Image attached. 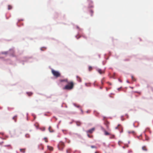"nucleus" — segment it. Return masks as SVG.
I'll list each match as a JSON object with an SVG mask.
<instances>
[{
  "label": "nucleus",
  "instance_id": "f257e3e1",
  "mask_svg": "<svg viewBox=\"0 0 153 153\" xmlns=\"http://www.w3.org/2000/svg\"><path fill=\"white\" fill-rule=\"evenodd\" d=\"M68 83V84L65 85V86L63 88V90H71L73 88L74 83L73 82H69Z\"/></svg>",
  "mask_w": 153,
  "mask_h": 153
},
{
  "label": "nucleus",
  "instance_id": "f03ea898",
  "mask_svg": "<svg viewBox=\"0 0 153 153\" xmlns=\"http://www.w3.org/2000/svg\"><path fill=\"white\" fill-rule=\"evenodd\" d=\"M51 69L52 73L54 76L56 77H58L60 76V74L58 71H56L52 68H51Z\"/></svg>",
  "mask_w": 153,
  "mask_h": 153
},
{
  "label": "nucleus",
  "instance_id": "7ed1b4c3",
  "mask_svg": "<svg viewBox=\"0 0 153 153\" xmlns=\"http://www.w3.org/2000/svg\"><path fill=\"white\" fill-rule=\"evenodd\" d=\"M60 143L59 144H58L57 146L59 150H62L63 148V146L64 145V144L62 141H60Z\"/></svg>",
  "mask_w": 153,
  "mask_h": 153
},
{
  "label": "nucleus",
  "instance_id": "20e7f679",
  "mask_svg": "<svg viewBox=\"0 0 153 153\" xmlns=\"http://www.w3.org/2000/svg\"><path fill=\"white\" fill-rule=\"evenodd\" d=\"M105 68L103 70H102L100 68H97L96 69V70L98 72V73L100 74H103L105 72Z\"/></svg>",
  "mask_w": 153,
  "mask_h": 153
},
{
  "label": "nucleus",
  "instance_id": "39448f33",
  "mask_svg": "<svg viewBox=\"0 0 153 153\" xmlns=\"http://www.w3.org/2000/svg\"><path fill=\"white\" fill-rule=\"evenodd\" d=\"M94 130H95V128H93L88 130L86 131V132L87 133H92L93 132V131Z\"/></svg>",
  "mask_w": 153,
  "mask_h": 153
},
{
  "label": "nucleus",
  "instance_id": "423d86ee",
  "mask_svg": "<svg viewBox=\"0 0 153 153\" xmlns=\"http://www.w3.org/2000/svg\"><path fill=\"white\" fill-rule=\"evenodd\" d=\"M59 81L60 82H65L68 83V82H69L67 79H60L59 80Z\"/></svg>",
  "mask_w": 153,
  "mask_h": 153
},
{
  "label": "nucleus",
  "instance_id": "0eeeda50",
  "mask_svg": "<svg viewBox=\"0 0 153 153\" xmlns=\"http://www.w3.org/2000/svg\"><path fill=\"white\" fill-rule=\"evenodd\" d=\"M26 94L29 96H30L33 94V93L32 92H26Z\"/></svg>",
  "mask_w": 153,
  "mask_h": 153
},
{
  "label": "nucleus",
  "instance_id": "6e6552de",
  "mask_svg": "<svg viewBox=\"0 0 153 153\" xmlns=\"http://www.w3.org/2000/svg\"><path fill=\"white\" fill-rule=\"evenodd\" d=\"M73 134L77 135L79 138H82L81 136L79 134H78L76 133H73Z\"/></svg>",
  "mask_w": 153,
  "mask_h": 153
},
{
  "label": "nucleus",
  "instance_id": "1a4fd4ad",
  "mask_svg": "<svg viewBox=\"0 0 153 153\" xmlns=\"http://www.w3.org/2000/svg\"><path fill=\"white\" fill-rule=\"evenodd\" d=\"M47 147L48 149L51 151L52 150H53V148L52 147L48 146Z\"/></svg>",
  "mask_w": 153,
  "mask_h": 153
},
{
  "label": "nucleus",
  "instance_id": "9d476101",
  "mask_svg": "<svg viewBox=\"0 0 153 153\" xmlns=\"http://www.w3.org/2000/svg\"><path fill=\"white\" fill-rule=\"evenodd\" d=\"M104 133H105L104 134L105 135H108L110 134L106 130H104Z\"/></svg>",
  "mask_w": 153,
  "mask_h": 153
},
{
  "label": "nucleus",
  "instance_id": "9b49d317",
  "mask_svg": "<svg viewBox=\"0 0 153 153\" xmlns=\"http://www.w3.org/2000/svg\"><path fill=\"white\" fill-rule=\"evenodd\" d=\"M12 8V6L10 5H8V10H10Z\"/></svg>",
  "mask_w": 153,
  "mask_h": 153
},
{
  "label": "nucleus",
  "instance_id": "f8f14e48",
  "mask_svg": "<svg viewBox=\"0 0 153 153\" xmlns=\"http://www.w3.org/2000/svg\"><path fill=\"white\" fill-rule=\"evenodd\" d=\"M25 137L26 138H29L30 137V135L28 134H27L25 135Z\"/></svg>",
  "mask_w": 153,
  "mask_h": 153
},
{
  "label": "nucleus",
  "instance_id": "ddd939ff",
  "mask_svg": "<svg viewBox=\"0 0 153 153\" xmlns=\"http://www.w3.org/2000/svg\"><path fill=\"white\" fill-rule=\"evenodd\" d=\"M51 128V127L50 126L48 128V130L50 132H54V131L53 130H52V131L50 129Z\"/></svg>",
  "mask_w": 153,
  "mask_h": 153
},
{
  "label": "nucleus",
  "instance_id": "4468645a",
  "mask_svg": "<svg viewBox=\"0 0 153 153\" xmlns=\"http://www.w3.org/2000/svg\"><path fill=\"white\" fill-rule=\"evenodd\" d=\"M145 147V146L143 147H142V149H143V150L144 151H147V149L146 148H144V147Z\"/></svg>",
  "mask_w": 153,
  "mask_h": 153
},
{
  "label": "nucleus",
  "instance_id": "2eb2a0df",
  "mask_svg": "<svg viewBox=\"0 0 153 153\" xmlns=\"http://www.w3.org/2000/svg\"><path fill=\"white\" fill-rule=\"evenodd\" d=\"M77 81L79 82H81L82 81L80 77L77 79Z\"/></svg>",
  "mask_w": 153,
  "mask_h": 153
},
{
  "label": "nucleus",
  "instance_id": "dca6fc26",
  "mask_svg": "<svg viewBox=\"0 0 153 153\" xmlns=\"http://www.w3.org/2000/svg\"><path fill=\"white\" fill-rule=\"evenodd\" d=\"M73 105H74V106H75V107H77V108H79V105H76V104H75V103H74L73 104Z\"/></svg>",
  "mask_w": 153,
  "mask_h": 153
},
{
  "label": "nucleus",
  "instance_id": "f3484780",
  "mask_svg": "<svg viewBox=\"0 0 153 153\" xmlns=\"http://www.w3.org/2000/svg\"><path fill=\"white\" fill-rule=\"evenodd\" d=\"M20 149V151L21 152H22L23 153H25V151H22V150L23 149Z\"/></svg>",
  "mask_w": 153,
  "mask_h": 153
},
{
  "label": "nucleus",
  "instance_id": "a211bd4d",
  "mask_svg": "<svg viewBox=\"0 0 153 153\" xmlns=\"http://www.w3.org/2000/svg\"><path fill=\"white\" fill-rule=\"evenodd\" d=\"M91 148L93 149V148H97V147L96 146H91Z\"/></svg>",
  "mask_w": 153,
  "mask_h": 153
},
{
  "label": "nucleus",
  "instance_id": "6ab92c4d",
  "mask_svg": "<svg viewBox=\"0 0 153 153\" xmlns=\"http://www.w3.org/2000/svg\"><path fill=\"white\" fill-rule=\"evenodd\" d=\"M90 13L91 14V16H92V14H93V13H94L93 11L92 10H91L90 11Z\"/></svg>",
  "mask_w": 153,
  "mask_h": 153
},
{
  "label": "nucleus",
  "instance_id": "aec40b11",
  "mask_svg": "<svg viewBox=\"0 0 153 153\" xmlns=\"http://www.w3.org/2000/svg\"><path fill=\"white\" fill-rule=\"evenodd\" d=\"M93 68H88V69L89 71H91L92 70Z\"/></svg>",
  "mask_w": 153,
  "mask_h": 153
},
{
  "label": "nucleus",
  "instance_id": "412c9836",
  "mask_svg": "<svg viewBox=\"0 0 153 153\" xmlns=\"http://www.w3.org/2000/svg\"><path fill=\"white\" fill-rule=\"evenodd\" d=\"M114 135H112V136L110 137V138L112 139L114 138Z\"/></svg>",
  "mask_w": 153,
  "mask_h": 153
},
{
  "label": "nucleus",
  "instance_id": "4be33fe9",
  "mask_svg": "<svg viewBox=\"0 0 153 153\" xmlns=\"http://www.w3.org/2000/svg\"><path fill=\"white\" fill-rule=\"evenodd\" d=\"M131 78L134 81H136V79L134 78L133 76L132 75L131 76Z\"/></svg>",
  "mask_w": 153,
  "mask_h": 153
},
{
  "label": "nucleus",
  "instance_id": "5701e85b",
  "mask_svg": "<svg viewBox=\"0 0 153 153\" xmlns=\"http://www.w3.org/2000/svg\"><path fill=\"white\" fill-rule=\"evenodd\" d=\"M88 136V137H89V138H91L92 137V136H91L89 134H87Z\"/></svg>",
  "mask_w": 153,
  "mask_h": 153
},
{
  "label": "nucleus",
  "instance_id": "b1692460",
  "mask_svg": "<svg viewBox=\"0 0 153 153\" xmlns=\"http://www.w3.org/2000/svg\"><path fill=\"white\" fill-rule=\"evenodd\" d=\"M131 133H134V131H128V133L129 134H130Z\"/></svg>",
  "mask_w": 153,
  "mask_h": 153
},
{
  "label": "nucleus",
  "instance_id": "393cba45",
  "mask_svg": "<svg viewBox=\"0 0 153 153\" xmlns=\"http://www.w3.org/2000/svg\"><path fill=\"white\" fill-rule=\"evenodd\" d=\"M76 125L78 126H80V124H78L77 123L78 122V121H76Z\"/></svg>",
  "mask_w": 153,
  "mask_h": 153
},
{
  "label": "nucleus",
  "instance_id": "a878e982",
  "mask_svg": "<svg viewBox=\"0 0 153 153\" xmlns=\"http://www.w3.org/2000/svg\"><path fill=\"white\" fill-rule=\"evenodd\" d=\"M149 129V128H146V129L145 130L143 131V133H145V132L146 131V130H147V129Z\"/></svg>",
  "mask_w": 153,
  "mask_h": 153
},
{
  "label": "nucleus",
  "instance_id": "bb28decb",
  "mask_svg": "<svg viewBox=\"0 0 153 153\" xmlns=\"http://www.w3.org/2000/svg\"><path fill=\"white\" fill-rule=\"evenodd\" d=\"M80 110L81 111L82 114H83V111L82 110V109L81 108H80Z\"/></svg>",
  "mask_w": 153,
  "mask_h": 153
},
{
  "label": "nucleus",
  "instance_id": "cd10ccee",
  "mask_svg": "<svg viewBox=\"0 0 153 153\" xmlns=\"http://www.w3.org/2000/svg\"><path fill=\"white\" fill-rule=\"evenodd\" d=\"M80 37H81L80 36H79L78 37H77V36H76V37L77 38V39H78Z\"/></svg>",
  "mask_w": 153,
  "mask_h": 153
},
{
  "label": "nucleus",
  "instance_id": "c85d7f7f",
  "mask_svg": "<svg viewBox=\"0 0 153 153\" xmlns=\"http://www.w3.org/2000/svg\"><path fill=\"white\" fill-rule=\"evenodd\" d=\"M118 80L120 82H122V81L120 79H118Z\"/></svg>",
  "mask_w": 153,
  "mask_h": 153
},
{
  "label": "nucleus",
  "instance_id": "c756f323",
  "mask_svg": "<svg viewBox=\"0 0 153 153\" xmlns=\"http://www.w3.org/2000/svg\"><path fill=\"white\" fill-rule=\"evenodd\" d=\"M85 85L86 86H87V87L89 86H90V85H87V83H85Z\"/></svg>",
  "mask_w": 153,
  "mask_h": 153
},
{
  "label": "nucleus",
  "instance_id": "7c9ffc66",
  "mask_svg": "<svg viewBox=\"0 0 153 153\" xmlns=\"http://www.w3.org/2000/svg\"><path fill=\"white\" fill-rule=\"evenodd\" d=\"M133 126H134V127H136V128L137 127V126H135V125H134V123L133 124Z\"/></svg>",
  "mask_w": 153,
  "mask_h": 153
},
{
  "label": "nucleus",
  "instance_id": "2f4dec72",
  "mask_svg": "<svg viewBox=\"0 0 153 153\" xmlns=\"http://www.w3.org/2000/svg\"><path fill=\"white\" fill-rule=\"evenodd\" d=\"M42 131H44L45 130V128H44L42 129Z\"/></svg>",
  "mask_w": 153,
  "mask_h": 153
},
{
  "label": "nucleus",
  "instance_id": "473e14b6",
  "mask_svg": "<svg viewBox=\"0 0 153 153\" xmlns=\"http://www.w3.org/2000/svg\"><path fill=\"white\" fill-rule=\"evenodd\" d=\"M32 115L33 116H33H35V114H33V113H32Z\"/></svg>",
  "mask_w": 153,
  "mask_h": 153
},
{
  "label": "nucleus",
  "instance_id": "72a5a7b5",
  "mask_svg": "<svg viewBox=\"0 0 153 153\" xmlns=\"http://www.w3.org/2000/svg\"><path fill=\"white\" fill-rule=\"evenodd\" d=\"M2 53L3 54H7V53L6 52H5Z\"/></svg>",
  "mask_w": 153,
  "mask_h": 153
},
{
  "label": "nucleus",
  "instance_id": "f704fd0d",
  "mask_svg": "<svg viewBox=\"0 0 153 153\" xmlns=\"http://www.w3.org/2000/svg\"><path fill=\"white\" fill-rule=\"evenodd\" d=\"M103 144L104 146H105V142L103 143Z\"/></svg>",
  "mask_w": 153,
  "mask_h": 153
},
{
  "label": "nucleus",
  "instance_id": "c9c22d12",
  "mask_svg": "<svg viewBox=\"0 0 153 153\" xmlns=\"http://www.w3.org/2000/svg\"><path fill=\"white\" fill-rule=\"evenodd\" d=\"M126 82H127V83H130L129 82V81L128 80H126Z\"/></svg>",
  "mask_w": 153,
  "mask_h": 153
},
{
  "label": "nucleus",
  "instance_id": "e433bc0d",
  "mask_svg": "<svg viewBox=\"0 0 153 153\" xmlns=\"http://www.w3.org/2000/svg\"><path fill=\"white\" fill-rule=\"evenodd\" d=\"M101 128L102 130H105L104 128H103L102 126L101 127Z\"/></svg>",
  "mask_w": 153,
  "mask_h": 153
},
{
  "label": "nucleus",
  "instance_id": "4c0bfd02",
  "mask_svg": "<svg viewBox=\"0 0 153 153\" xmlns=\"http://www.w3.org/2000/svg\"><path fill=\"white\" fill-rule=\"evenodd\" d=\"M122 88V87H120L118 88L117 89V90H119L121 88Z\"/></svg>",
  "mask_w": 153,
  "mask_h": 153
},
{
  "label": "nucleus",
  "instance_id": "58836bf2",
  "mask_svg": "<svg viewBox=\"0 0 153 153\" xmlns=\"http://www.w3.org/2000/svg\"><path fill=\"white\" fill-rule=\"evenodd\" d=\"M76 78H77V79H78V78H80L78 76H76Z\"/></svg>",
  "mask_w": 153,
  "mask_h": 153
},
{
  "label": "nucleus",
  "instance_id": "ea45409f",
  "mask_svg": "<svg viewBox=\"0 0 153 153\" xmlns=\"http://www.w3.org/2000/svg\"><path fill=\"white\" fill-rule=\"evenodd\" d=\"M125 120V119L124 118H122V119H121V120L122 121H123V120Z\"/></svg>",
  "mask_w": 153,
  "mask_h": 153
},
{
  "label": "nucleus",
  "instance_id": "a19ab883",
  "mask_svg": "<svg viewBox=\"0 0 153 153\" xmlns=\"http://www.w3.org/2000/svg\"><path fill=\"white\" fill-rule=\"evenodd\" d=\"M0 134L3 135L4 134V133L2 132H0Z\"/></svg>",
  "mask_w": 153,
  "mask_h": 153
},
{
  "label": "nucleus",
  "instance_id": "79ce46f5",
  "mask_svg": "<svg viewBox=\"0 0 153 153\" xmlns=\"http://www.w3.org/2000/svg\"><path fill=\"white\" fill-rule=\"evenodd\" d=\"M146 140H149V138H146Z\"/></svg>",
  "mask_w": 153,
  "mask_h": 153
},
{
  "label": "nucleus",
  "instance_id": "37998d69",
  "mask_svg": "<svg viewBox=\"0 0 153 153\" xmlns=\"http://www.w3.org/2000/svg\"><path fill=\"white\" fill-rule=\"evenodd\" d=\"M108 83L109 84V85H111V83L109 82H108Z\"/></svg>",
  "mask_w": 153,
  "mask_h": 153
},
{
  "label": "nucleus",
  "instance_id": "c03bdc74",
  "mask_svg": "<svg viewBox=\"0 0 153 153\" xmlns=\"http://www.w3.org/2000/svg\"><path fill=\"white\" fill-rule=\"evenodd\" d=\"M125 115H126V116H127V118L128 117V114H125Z\"/></svg>",
  "mask_w": 153,
  "mask_h": 153
},
{
  "label": "nucleus",
  "instance_id": "a18cd8bd",
  "mask_svg": "<svg viewBox=\"0 0 153 153\" xmlns=\"http://www.w3.org/2000/svg\"><path fill=\"white\" fill-rule=\"evenodd\" d=\"M44 115L45 116H48V115L47 114H44Z\"/></svg>",
  "mask_w": 153,
  "mask_h": 153
},
{
  "label": "nucleus",
  "instance_id": "49530a36",
  "mask_svg": "<svg viewBox=\"0 0 153 153\" xmlns=\"http://www.w3.org/2000/svg\"><path fill=\"white\" fill-rule=\"evenodd\" d=\"M69 134H70V135H72V133H71V132H70V133H69Z\"/></svg>",
  "mask_w": 153,
  "mask_h": 153
},
{
  "label": "nucleus",
  "instance_id": "de8ad7c7",
  "mask_svg": "<svg viewBox=\"0 0 153 153\" xmlns=\"http://www.w3.org/2000/svg\"><path fill=\"white\" fill-rule=\"evenodd\" d=\"M129 88H131L132 89H133V87H131V86H129Z\"/></svg>",
  "mask_w": 153,
  "mask_h": 153
},
{
  "label": "nucleus",
  "instance_id": "09e8293b",
  "mask_svg": "<svg viewBox=\"0 0 153 153\" xmlns=\"http://www.w3.org/2000/svg\"><path fill=\"white\" fill-rule=\"evenodd\" d=\"M53 118H55L56 119V120H57V118L55 117V116H53Z\"/></svg>",
  "mask_w": 153,
  "mask_h": 153
},
{
  "label": "nucleus",
  "instance_id": "8fccbe9b",
  "mask_svg": "<svg viewBox=\"0 0 153 153\" xmlns=\"http://www.w3.org/2000/svg\"><path fill=\"white\" fill-rule=\"evenodd\" d=\"M51 97L50 96V97H47V98H50Z\"/></svg>",
  "mask_w": 153,
  "mask_h": 153
},
{
  "label": "nucleus",
  "instance_id": "3c124183",
  "mask_svg": "<svg viewBox=\"0 0 153 153\" xmlns=\"http://www.w3.org/2000/svg\"><path fill=\"white\" fill-rule=\"evenodd\" d=\"M16 117V116H15L14 117H13V119H14V117Z\"/></svg>",
  "mask_w": 153,
  "mask_h": 153
},
{
  "label": "nucleus",
  "instance_id": "603ef678",
  "mask_svg": "<svg viewBox=\"0 0 153 153\" xmlns=\"http://www.w3.org/2000/svg\"><path fill=\"white\" fill-rule=\"evenodd\" d=\"M33 117H34V119H35L36 118V115H35V116H33Z\"/></svg>",
  "mask_w": 153,
  "mask_h": 153
},
{
  "label": "nucleus",
  "instance_id": "864d4df0",
  "mask_svg": "<svg viewBox=\"0 0 153 153\" xmlns=\"http://www.w3.org/2000/svg\"><path fill=\"white\" fill-rule=\"evenodd\" d=\"M66 153H69V152L68 151V150H66Z\"/></svg>",
  "mask_w": 153,
  "mask_h": 153
},
{
  "label": "nucleus",
  "instance_id": "5fc2aeb1",
  "mask_svg": "<svg viewBox=\"0 0 153 153\" xmlns=\"http://www.w3.org/2000/svg\"><path fill=\"white\" fill-rule=\"evenodd\" d=\"M101 83H102V84H103V82H102V80H101Z\"/></svg>",
  "mask_w": 153,
  "mask_h": 153
},
{
  "label": "nucleus",
  "instance_id": "6e6d98bb",
  "mask_svg": "<svg viewBox=\"0 0 153 153\" xmlns=\"http://www.w3.org/2000/svg\"><path fill=\"white\" fill-rule=\"evenodd\" d=\"M72 122H70L69 123H70V124H72Z\"/></svg>",
  "mask_w": 153,
  "mask_h": 153
},
{
  "label": "nucleus",
  "instance_id": "4d7b16f0",
  "mask_svg": "<svg viewBox=\"0 0 153 153\" xmlns=\"http://www.w3.org/2000/svg\"><path fill=\"white\" fill-rule=\"evenodd\" d=\"M123 117V115H122V116H121V119H122V118Z\"/></svg>",
  "mask_w": 153,
  "mask_h": 153
},
{
  "label": "nucleus",
  "instance_id": "13d9d810",
  "mask_svg": "<svg viewBox=\"0 0 153 153\" xmlns=\"http://www.w3.org/2000/svg\"><path fill=\"white\" fill-rule=\"evenodd\" d=\"M118 126L117 127H115V129H118Z\"/></svg>",
  "mask_w": 153,
  "mask_h": 153
},
{
  "label": "nucleus",
  "instance_id": "bf43d9fd",
  "mask_svg": "<svg viewBox=\"0 0 153 153\" xmlns=\"http://www.w3.org/2000/svg\"><path fill=\"white\" fill-rule=\"evenodd\" d=\"M5 137H6V138H8V136H5Z\"/></svg>",
  "mask_w": 153,
  "mask_h": 153
},
{
  "label": "nucleus",
  "instance_id": "052dcab7",
  "mask_svg": "<svg viewBox=\"0 0 153 153\" xmlns=\"http://www.w3.org/2000/svg\"><path fill=\"white\" fill-rule=\"evenodd\" d=\"M36 127L37 129H38V127L37 126H36Z\"/></svg>",
  "mask_w": 153,
  "mask_h": 153
},
{
  "label": "nucleus",
  "instance_id": "680f3d73",
  "mask_svg": "<svg viewBox=\"0 0 153 153\" xmlns=\"http://www.w3.org/2000/svg\"><path fill=\"white\" fill-rule=\"evenodd\" d=\"M86 112L87 113H89V111H86Z\"/></svg>",
  "mask_w": 153,
  "mask_h": 153
},
{
  "label": "nucleus",
  "instance_id": "e2e57ef3",
  "mask_svg": "<svg viewBox=\"0 0 153 153\" xmlns=\"http://www.w3.org/2000/svg\"><path fill=\"white\" fill-rule=\"evenodd\" d=\"M100 89H102V87H100Z\"/></svg>",
  "mask_w": 153,
  "mask_h": 153
},
{
  "label": "nucleus",
  "instance_id": "0e129e2a",
  "mask_svg": "<svg viewBox=\"0 0 153 153\" xmlns=\"http://www.w3.org/2000/svg\"><path fill=\"white\" fill-rule=\"evenodd\" d=\"M7 108L8 110H10V108L9 107H8Z\"/></svg>",
  "mask_w": 153,
  "mask_h": 153
},
{
  "label": "nucleus",
  "instance_id": "69168bd1",
  "mask_svg": "<svg viewBox=\"0 0 153 153\" xmlns=\"http://www.w3.org/2000/svg\"><path fill=\"white\" fill-rule=\"evenodd\" d=\"M2 107H0V109H2Z\"/></svg>",
  "mask_w": 153,
  "mask_h": 153
},
{
  "label": "nucleus",
  "instance_id": "338daca9",
  "mask_svg": "<svg viewBox=\"0 0 153 153\" xmlns=\"http://www.w3.org/2000/svg\"><path fill=\"white\" fill-rule=\"evenodd\" d=\"M151 89H152V91H153V88H151Z\"/></svg>",
  "mask_w": 153,
  "mask_h": 153
},
{
  "label": "nucleus",
  "instance_id": "774afa93",
  "mask_svg": "<svg viewBox=\"0 0 153 153\" xmlns=\"http://www.w3.org/2000/svg\"><path fill=\"white\" fill-rule=\"evenodd\" d=\"M57 128H59V126H58V125L57 126Z\"/></svg>",
  "mask_w": 153,
  "mask_h": 153
}]
</instances>
